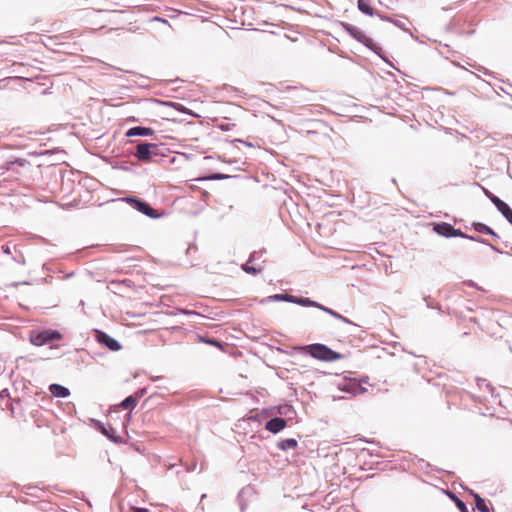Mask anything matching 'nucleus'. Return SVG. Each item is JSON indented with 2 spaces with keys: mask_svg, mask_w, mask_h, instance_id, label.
I'll list each match as a JSON object with an SVG mask.
<instances>
[{
  "mask_svg": "<svg viewBox=\"0 0 512 512\" xmlns=\"http://www.w3.org/2000/svg\"><path fill=\"white\" fill-rule=\"evenodd\" d=\"M281 450H289L297 447V441L295 439H285L278 444Z\"/></svg>",
  "mask_w": 512,
  "mask_h": 512,
  "instance_id": "obj_17",
  "label": "nucleus"
},
{
  "mask_svg": "<svg viewBox=\"0 0 512 512\" xmlns=\"http://www.w3.org/2000/svg\"><path fill=\"white\" fill-rule=\"evenodd\" d=\"M206 343L210 344V345H214V346H217V347H220V343L214 339H210V340H205Z\"/></svg>",
  "mask_w": 512,
  "mask_h": 512,
  "instance_id": "obj_22",
  "label": "nucleus"
},
{
  "mask_svg": "<svg viewBox=\"0 0 512 512\" xmlns=\"http://www.w3.org/2000/svg\"><path fill=\"white\" fill-rule=\"evenodd\" d=\"M283 299H285L287 301H290V302H293V303H296V304H299V305H302V306L317 307V308H320V309H322V310H324V311H326V312H328V313H330L332 315H337L332 310L321 306L320 304L316 303L315 301L310 300L309 298L295 297V296H292V295H286Z\"/></svg>",
  "mask_w": 512,
  "mask_h": 512,
  "instance_id": "obj_6",
  "label": "nucleus"
},
{
  "mask_svg": "<svg viewBox=\"0 0 512 512\" xmlns=\"http://www.w3.org/2000/svg\"><path fill=\"white\" fill-rule=\"evenodd\" d=\"M61 339L62 335L60 332L56 330L47 329L39 332L36 336H34V345L42 346L45 344H49L52 341Z\"/></svg>",
  "mask_w": 512,
  "mask_h": 512,
  "instance_id": "obj_3",
  "label": "nucleus"
},
{
  "mask_svg": "<svg viewBox=\"0 0 512 512\" xmlns=\"http://www.w3.org/2000/svg\"><path fill=\"white\" fill-rule=\"evenodd\" d=\"M135 405L136 400L132 396L127 397L121 402V407H123L124 409H133Z\"/></svg>",
  "mask_w": 512,
  "mask_h": 512,
  "instance_id": "obj_19",
  "label": "nucleus"
},
{
  "mask_svg": "<svg viewBox=\"0 0 512 512\" xmlns=\"http://www.w3.org/2000/svg\"><path fill=\"white\" fill-rule=\"evenodd\" d=\"M49 390L51 394L55 397L65 398L70 395L69 389L60 384H51L49 386Z\"/></svg>",
  "mask_w": 512,
  "mask_h": 512,
  "instance_id": "obj_13",
  "label": "nucleus"
},
{
  "mask_svg": "<svg viewBox=\"0 0 512 512\" xmlns=\"http://www.w3.org/2000/svg\"><path fill=\"white\" fill-rule=\"evenodd\" d=\"M301 350H305L313 358L321 361H336L342 358V355L333 351L329 347L323 344H311L305 347H301Z\"/></svg>",
  "mask_w": 512,
  "mask_h": 512,
  "instance_id": "obj_1",
  "label": "nucleus"
},
{
  "mask_svg": "<svg viewBox=\"0 0 512 512\" xmlns=\"http://www.w3.org/2000/svg\"><path fill=\"white\" fill-rule=\"evenodd\" d=\"M358 8L361 12L373 16L374 9L367 0H358Z\"/></svg>",
  "mask_w": 512,
  "mask_h": 512,
  "instance_id": "obj_15",
  "label": "nucleus"
},
{
  "mask_svg": "<svg viewBox=\"0 0 512 512\" xmlns=\"http://www.w3.org/2000/svg\"><path fill=\"white\" fill-rule=\"evenodd\" d=\"M286 424L285 419L276 417L269 420L265 428L272 433H278L286 427Z\"/></svg>",
  "mask_w": 512,
  "mask_h": 512,
  "instance_id": "obj_10",
  "label": "nucleus"
},
{
  "mask_svg": "<svg viewBox=\"0 0 512 512\" xmlns=\"http://www.w3.org/2000/svg\"><path fill=\"white\" fill-rule=\"evenodd\" d=\"M11 413L13 417L17 419H23V421H27V417L24 413L23 402L20 399L14 400L11 403Z\"/></svg>",
  "mask_w": 512,
  "mask_h": 512,
  "instance_id": "obj_11",
  "label": "nucleus"
},
{
  "mask_svg": "<svg viewBox=\"0 0 512 512\" xmlns=\"http://www.w3.org/2000/svg\"><path fill=\"white\" fill-rule=\"evenodd\" d=\"M485 194L490 198L492 203L497 207V209L502 213L507 221L512 224V209L509 207V205L497 196L490 194L487 190H485Z\"/></svg>",
  "mask_w": 512,
  "mask_h": 512,
  "instance_id": "obj_5",
  "label": "nucleus"
},
{
  "mask_svg": "<svg viewBox=\"0 0 512 512\" xmlns=\"http://www.w3.org/2000/svg\"><path fill=\"white\" fill-rule=\"evenodd\" d=\"M435 231L443 236L450 237V236H458L461 235V233H458L454 227L448 223H442L438 224L435 227Z\"/></svg>",
  "mask_w": 512,
  "mask_h": 512,
  "instance_id": "obj_12",
  "label": "nucleus"
},
{
  "mask_svg": "<svg viewBox=\"0 0 512 512\" xmlns=\"http://www.w3.org/2000/svg\"><path fill=\"white\" fill-rule=\"evenodd\" d=\"M473 227L479 233L490 234L497 237L496 233L484 223H474Z\"/></svg>",
  "mask_w": 512,
  "mask_h": 512,
  "instance_id": "obj_16",
  "label": "nucleus"
},
{
  "mask_svg": "<svg viewBox=\"0 0 512 512\" xmlns=\"http://www.w3.org/2000/svg\"><path fill=\"white\" fill-rule=\"evenodd\" d=\"M242 269H243L246 273H248V274H252V275H255V274H257V273H259V272L261 271V269H257V268H255V267H253V266H249V264H248V263L244 264V265L242 266Z\"/></svg>",
  "mask_w": 512,
  "mask_h": 512,
  "instance_id": "obj_21",
  "label": "nucleus"
},
{
  "mask_svg": "<svg viewBox=\"0 0 512 512\" xmlns=\"http://www.w3.org/2000/svg\"><path fill=\"white\" fill-rule=\"evenodd\" d=\"M152 133H153V131H152L151 128L133 127V128H130L127 131L126 136L127 137H132V136H148V135H151Z\"/></svg>",
  "mask_w": 512,
  "mask_h": 512,
  "instance_id": "obj_14",
  "label": "nucleus"
},
{
  "mask_svg": "<svg viewBox=\"0 0 512 512\" xmlns=\"http://www.w3.org/2000/svg\"><path fill=\"white\" fill-rule=\"evenodd\" d=\"M5 87L9 88H17V87H25L26 83L32 82L31 77H21V76H13L7 77L2 80Z\"/></svg>",
  "mask_w": 512,
  "mask_h": 512,
  "instance_id": "obj_9",
  "label": "nucleus"
},
{
  "mask_svg": "<svg viewBox=\"0 0 512 512\" xmlns=\"http://www.w3.org/2000/svg\"><path fill=\"white\" fill-rule=\"evenodd\" d=\"M342 26L344 30L358 42L369 48L373 46V40L368 37L361 29L347 23H343Z\"/></svg>",
  "mask_w": 512,
  "mask_h": 512,
  "instance_id": "obj_2",
  "label": "nucleus"
},
{
  "mask_svg": "<svg viewBox=\"0 0 512 512\" xmlns=\"http://www.w3.org/2000/svg\"><path fill=\"white\" fill-rule=\"evenodd\" d=\"M124 201L129 203L132 207H134L139 212H141L149 217L155 218L158 216L156 211L152 207H150L147 203L142 202L137 198L127 197V198H124Z\"/></svg>",
  "mask_w": 512,
  "mask_h": 512,
  "instance_id": "obj_4",
  "label": "nucleus"
},
{
  "mask_svg": "<svg viewBox=\"0 0 512 512\" xmlns=\"http://www.w3.org/2000/svg\"><path fill=\"white\" fill-rule=\"evenodd\" d=\"M96 339L99 343L106 345L111 351H118L121 345L117 340L102 331H96Z\"/></svg>",
  "mask_w": 512,
  "mask_h": 512,
  "instance_id": "obj_7",
  "label": "nucleus"
},
{
  "mask_svg": "<svg viewBox=\"0 0 512 512\" xmlns=\"http://www.w3.org/2000/svg\"><path fill=\"white\" fill-rule=\"evenodd\" d=\"M136 512H148V510L145 508H138Z\"/></svg>",
  "mask_w": 512,
  "mask_h": 512,
  "instance_id": "obj_24",
  "label": "nucleus"
},
{
  "mask_svg": "<svg viewBox=\"0 0 512 512\" xmlns=\"http://www.w3.org/2000/svg\"><path fill=\"white\" fill-rule=\"evenodd\" d=\"M27 338H28L29 342L32 343V330L27 332Z\"/></svg>",
  "mask_w": 512,
  "mask_h": 512,
  "instance_id": "obj_23",
  "label": "nucleus"
},
{
  "mask_svg": "<svg viewBox=\"0 0 512 512\" xmlns=\"http://www.w3.org/2000/svg\"><path fill=\"white\" fill-rule=\"evenodd\" d=\"M450 497L455 501V504L456 506L458 507V509L461 511V512H468V509H467V506L465 505V503L460 500L457 496H455L453 493H450L449 494Z\"/></svg>",
  "mask_w": 512,
  "mask_h": 512,
  "instance_id": "obj_20",
  "label": "nucleus"
},
{
  "mask_svg": "<svg viewBox=\"0 0 512 512\" xmlns=\"http://www.w3.org/2000/svg\"><path fill=\"white\" fill-rule=\"evenodd\" d=\"M474 497L476 508L480 512H489V508L486 501L483 498H481L478 494H475Z\"/></svg>",
  "mask_w": 512,
  "mask_h": 512,
  "instance_id": "obj_18",
  "label": "nucleus"
},
{
  "mask_svg": "<svg viewBox=\"0 0 512 512\" xmlns=\"http://www.w3.org/2000/svg\"><path fill=\"white\" fill-rule=\"evenodd\" d=\"M152 149H156L155 144L141 143L137 145L135 156L141 161H148L152 156Z\"/></svg>",
  "mask_w": 512,
  "mask_h": 512,
  "instance_id": "obj_8",
  "label": "nucleus"
}]
</instances>
